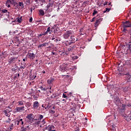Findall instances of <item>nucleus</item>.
I'll use <instances>...</instances> for the list:
<instances>
[{"label": "nucleus", "instance_id": "nucleus-52", "mask_svg": "<svg viewBox=\"0 0 131 131\" xmlns=\"http://www.w3.org/2000/svg\"><path fill=\"white\" fill-rule=\"evenodd\" d=\"M42 107L43 108H45V107H46V106H45L43 104H42Z\"/></svg>", "mask_w": 131, "mask_h": 131}, {"label": "nucleus", "instance_id": "nucleus-61", "mask_svg": "<svg viewBox=\"0 0 131 131\" xmlns=\"http://www.w3.org/2000/svg\"><path fill=\"white\" fill-rule=\"evenodd\" d=\"M111 5V3H110L109 4H108V6H110Z\"/></svg>", "mask_w": 131, "mask_h": 131}, {"label": "nucleus", "instance_id": "nucleus-47", "mask_svg": "<svg viewBox=\"0 0 131 131\" xmlns=\"http://www.w3.org/2000/svg\"><path fill=\"white\" fill-rule=\"evenodd\" d=\"M79 31L80 32H82V31H83V28H81Z\"/></svg>", "mask_w": 131, "mask_h": 131}, {"label": "nucleus", "instance_id": "nucleus-37", "mask_svg": "<svg viewBox=\"0 0 131 131\" xmlns=\"http://www.w3.org/2000/svg\"><path fill=\"white\" fill-rule=\"evenodd\" d=\"M50 113H55V111H53V110H51L49 111Z\"/></svg>", "mask_w": 131, "mask_h": 131}, {"label": "nucleus", "instance_id": "nucleus-60", "mask_svg": "<svg viewBox=\"0 0 131 131\" xmlns=\"http://www.w3.org/2000/svg\"><path fill=\"white\" fill-rule=\"evenodd\" d=\"M17 76H18V77H19L20 76V74H18Z\"/></svg>", "mask_w": 131, "mask_h": 131}, {"label": "nucleus", "instance_id": "nucleus-7", "mask_svg": "<svg viewBox=\"0 0 131 131\" xmlns=\"http://www.w3.org/2000/svg\"><path fill=\"white\" fill-rule=\"evenodd\" d=\"M54 3H55V2H54V1L49 0V3L46 7V8H47L46 11H48V10H49V9H50V8H53V7H54Z\"/></svg>", "mask_w": 131, "mask_h": 131}, {"label": "nucleus", "instance_id": "nucleus-19", "mask_svg": "<svg viewBox=\"0 0 131 131\" xmlns=\"http://www.w3.org/2000/svg\"><path fill=\"white\" fill-rule=\"evenodd\" d=\"M4 113L5 114L6 116H7V117H10V113L8 112V111H7V110H5L4 111Z\"/></svg>", "mask_w": 131, "mask_h": 131}, {"label": "nucleus", "instance_id": "nucleus-46", "mask_svg": "<svg viewBox=\"0 0 131 131\" xmlns=\"http://www.w3.org/2000/svg\"><path fill=\"white\" fill-rule=\"evenodd\" d=\"M45 109H46V110H48L49 109V106H45Z\"/></svg>", "mask_w": 131, "mask_h": 131}, {"label": "nucleus", "instance_id": "nucleus-10", "mask_svg": "<svg viewBox=\"0 0 131 131\" xmlns=\"http://www.w3.org/2000/svg\"><path fill=\"white\" fill-rule=\"evenodd\" d=\"M39 107V103L38 101H35L33 102L34 109H37Z\"/></svg>", "mask_w": 131, "mask_h": 131}, {"label": "nucleus", "instance_id": "nucleus-43", "mask_svg": "<svg viewBox=\"0 0 131 131\" xmlns=\"http://www.w3.org/2000/svg\"><path fill=\"white\" fill-rule=\"evenodd\" d=\"M32 20H33L32 17L30 18V19H29L30 23H31V22H32Z\"/></svg>", "mask_w": 131, "mask_h": 131}, {"label": "nucleus", "instance_id": "nucleus-5", "mask_svg": "<svg viewBox=\"0 0 131 131\" xmlns=\"http://www.w3.org/2000/svg\"><path fill=\"white\" fill-rule=\"evenodd\" d=\"M71 34H72V31L71 30L67 31L63 34V38H64V39H68V38L70 37V35H71Z\"/></svg>", "mask_w": 131, "mask_h": 131}, {"label": "nucleus", "instance_id": "nucleus-20", "mask_svg": "<svg viewBox=\"0 0 131 131\" xmlns=\"http://www.w3.org/2000/svg\"><path fill=\"white\" fill-rule=\"evenodd\" d=\"M71 39L72 43L74 42V41H75V37H74V36H71Z\"/></svg>", "mask_w": 131, "mask_h": 131}, {"label": "nucleus", "instance_id": "nucleus-28", "mask_svg": "<svg viewBox=\"0 0 131 131\" xmlns=\"http://www.w3.org/2000/svg\"><path fill=\"white\" fill-rule=\"evenodd\" d=\"M21 131H26V128L24 127V126L21 127Z\"/></svg>", "mask_w": 131, "mask_h": 131}, {"label": "nucleus", "instance_id": "nucleus-11", "mask_svg": "<svg viewBox=\"0 0 131 131\" xmlns=\"http://www.w3.org/2000/svg\"><path fill=\"white\" fill-rule=\"evenodd\" d=\"M28 56H29L30 59H34V58H35V55L33 53L29 52Z\"/></svg>", "mask_w": 131, "mask_h": 131}, {"label": "nucleus", "instance_id": "nucleus-45", "mask_svg": "<svg viewBox=\"0 0 131 131\" xmlns=\"http://www.w3.org/2000/svg\"><path fill=\"white\" fill-rule=\"evenodd\" d=\"M12 129H13V127H10V128H8V130H9V131L12 130Z\"/></svg>", "mask_w": 131, "mask_h": 131}, {"label": "nucleus", "instance_id": "nucleus-41", "mask_svg": "<svg viewBox=\"0 0 131 131\" xmlns=\"http://www.w3.org/2000/svg\"><path fill=\"white\" fill-rule=\"evenodd\" d=\"M39 123H40V121H38L37 122H35V124H39Z\"/></svg>", "mask_w": 131, "mask_h": 131}, {"label": "nucleus", "instance_id": "nucleus-34", "mask_svg": "<svg viewBox=\"0 0 131 131\" xmlns=\"http://www.w3.org/2000/svg\"><path fill=\"white\" fill-rule=\"evenodd\" d=\"M127 31V30H126V28H123V32L126 33Z\"/></svg>", "mask_w": 131, "mask_h": 131}, {"label": "nucleus", "instance_id": "nucleus-32", "mask_svg": "<svg viewBox=\"0 0 131 131\" xmlns=\"http://www.w3.org/2000/svg\"><path fill=\"white\" fill-rule=\"evenodd\" d=\"M128 49L129 51H131V44L128 45Z\"/></svg>", "mask_w": 131, "mask_h": 131}, {"label": "nucleus", "instance_id": "nucleus-18", "mask_svg": "<svg viewBox=\"0 0 131 131\" xmlns=\"http://www.w3.org/2000/svg\"><path fill=\"white\" fill-rule=\"evenodd\" d=\"M48 33H49V34H51V28L49 27L47 29V31L45 33V34H46V35H47V34H48Z\"/></svg>", "mask_w": 131, "mask_h": 131}, {"label": "nucleus", "instance_id": "nucleus-3", "mask_svg": "<svg viewBox=\"0 0 131 131\" xmlns=\"http://www.w3.org/2000/svg\"><path fill=\"white\" fill-rule=\"evenodd\" d=\"M17 61H18V57L12 56L8 59V63L9 65H11V64H14Z\"/></svg>", "mask_w": 131, "mask_h": 131}, {"label": "nucleus", "instance_id": "nucleus-58", "mask_svg": "<svg viewBox=\"0 0 131 131\" xmlns=\"http://www.w3.org/2000/svg\"><path fill=\"white\" fill-rule=\"evenodd\" d=\"M54 41H58V39H56Z\"/></svg>", "mask_w": 131, "mask_h": 131}, {"label": "nucleus", "instance_id": "nucleus-48", "mask_svg": "<svg viewBox=\"0 0 131 131\" xmlns=\"http://www.w3.org/2000/svg\"><path fill=\"white\" fill-rule=\"evenodd\" d=\"M14 126V124H10V127H13Z\"/></svg>", "mask_w": 131, "mask_h": 131}, {"label": "nucleus", "instance_id": "nucleus-59", "mask_svg": "<svg viewBox=\"0 0 131 131\" xmlns=\"http://www.w3.org/2000/svg\"><path fill=\"white\" fill-rule=\"evenodd\" d=\"M23 61H24V62H25V61H26L25 59H23Z\"/></svg>", "mask_w": 131, "mask_h": 131}, {"label": "nucleus", "instance_id": "nucleus-4", "mask_svg": "<svg viewBox=\"0 0 131 131\" xmlns=\"http://www.w3.org/2000/svg\"><path fill=\"white\" fill-rule=\"evenodd\" d=\"M97 17L96 19H97V20H96L95 23V27H98V26L101 24V22L103 21V18L100 15H97Z\"/></svg>", "mask_w": 131, "mask_h": 131}, {"label": "nucleus", "instance_id": "nucleus-14", "mask_svg": "<svg viewBox=\"0 0 131 131\" xmlns=\"http://www.w3.org/2000/svg\"><path fill=\"white\" fill-rule=\"evenodd\" d=\"M24 108H25L24 106L16 107V111L20 112V111H22V110H25Z\"/></svg>", "mask_w": 131, "mask_h": 131}, {"label": "nucleus", "instance_id": "nucleus-15", "mask_svg": "<svg viewBox=\"0 0 131 131\" xmlns=\"http://www.w3.org/2000/svg\"><path fill=\"white\" fill-rule=\"evenodd\" d=\"M18 6H19V9H24V4H23V2H19Z\"/></svg>", "mask_w": 131, "mask_h": 131}, {"label": "nucleus", "instance_id": "nucleus-62", "mask_svg": "<svg viewBox=\"0 0 131 131\" xmlns=\"http://www.w3.org/2000/svg\"><path fill=\"white\" fill-rule=\"evenodd\" d=\"M128 115H131V112H130V113L128 114Z\"/></svg>", "mask_w": 131, "mask_h": 131}, {"label": "nucleus", "instance_id": "nucleus-57", "mask_svg": "<svg viewBox=\"0 0 131 131\" xmlns=\"http://www.w3.org/2000/svg\"><path fill=\"white\" fill-rule=\"evenodd\" d=\"M54 39H55V38L53 37L52 38V40H54Z\"/></svg>", "mask_w": 131, "mask_h": 131}, {"label": "nucleus", "instance_id": "nucleus-30", "mask_svg": "<svg viewBox=\"0 0 131 131\" xmlns=\"http://www.w3.org/2000/svg\"><path fill=\"white\" fill-rule=\"evenodd\" d=\"M98 13V11L97 10H94L93 13V16H95L96 14Z\"/></svg>", "mask_w": 131, "mask_h": 131}, {"label": "nucleus", "instance_id": "nucleus-55", "mask_svg": "<svg viewBox=\"0 0 131 131\" xmlns=\"http://www.w3.org/2000/svg\"><path fill=\"white\" fill-rule=\"evenodd\" d=\"M47 49H51V46H49L48 47H47Z\"/></svg>", "mask_w": 131, "mask_h": 131}, {"label": "nucleus", "instance_id": "nucleus-49", "mask_svg": "<svg viewBox=\"0 0 131 131\" xmlns=\"http://www.w3.org/2000/svg\"><path fill=\"white\" fill-rule=\"evenodd\" d=\"M107 2H105L104 3V6H107Z\"/></svg>", "mask_w": 131, "mask_h": 131}, {"label": "nucleus", "instance_id": "nucleus-17", "mask_svg": "<svg viewBox=\"0 0 131 131\" xmlns=\"http://www.w3.org/2000/svg\"><path fill=\"white\" fill-rule=\"evenodd\" d=\"M75 48V47L74 46H71L68 48V51H69V52H70V51H73Z\"/></svg>", "mask_w": 131, "mask_h": 131}, {"label": "nucleus", "instance_id": "nucleus-27", "mask_svg": "<svg viewBox=\"0 0 131 131\" xmlns=\"http://www.w3.org/2000/svg\"><path fill=\"white\" fill-rule=\"evenodd\" d=\"M110 10H111V9H110V8H106V9H105V11H103V13H107L108 12H109V11H110Z\"/></svg>", "mask_w": 131, "mask_h": 131}, {"label": "nucleus", "instance_id": "nucleus-12", "mask_svg": "<svg viewBox=\"0 0 131 131\" xmlns=\"http://www.w3.org/2000/svg\"><path fill=\"white\" fill-rule=\"evenodd\" d=\"M54 80H55L54 78H51L50 79H49L47 80V83H48V84H52V83H53V82L54 81Z\"/></svg>", "mask_w": 131, "mask_h": 131}, {"label": "nucleus", "instance_id": "nucleus-63", "mask_svg": "<svg viewBox=\"0 0 131 131\" xmlns=\"http://www.w3.org/2000/svg\"><path fill=\"white\" fill-rule=\"evenodd\" d=\"M13 3H14V2L15 1H16V0H11Z\"/></svg>", "mask_w": 131, "mask_h": 131}, {"label": "nucleus", "instance_id": "nucleus-44", "mask_svg": "<svg viewBox=\"0 0 131 131\" xmlns=\"http://www.w3.org/2000/svg\"><path fill=\"white\" fill-rule=\"evenodd\" d=\"M128 118H129V119L130 120H131V115H128Z\"/></svg>", "mask_w": 131, "mask_h": 131}, {"label": "nucleus", "instance_id": "nucleus-24", "mask_svg": "<svg viewBox=\"0 0 131 131\" xmlns=\"http://www.w3.org/2000/svg\"><path fill=\"white\" fill-rule=\"evenodd\" d=\"M38 117L39 120H41L42 118H43V116H42V115H38Z\"/></svg>", "mask_w": 131, "mask_h": 131}, {"label": "nucleus", "instance_id": "nucleus-26", "mask_svg": "<svg viewBox=\"0 0 131 131\" xmlns=\"http://www.w3.org/2000/svg\"><path fill=\"white\" fill-rule=\"evenodd\" d=\"M30 106H31V104L29 102H27L26 103V107H27V108H29Z\"/></svg>", "mask_w": 131, "mask_h": 131}, {"label": "nucleus", "instance_id": "nucleus-2", "mask_svg": "<svg viewBox=\"0 0 131 131\" xmlns=\"http://www.w3.org/2000/svg\"><path fill=\"white\" fill-rule=\"evenodd\" d=\"M14 125L15 126H24V120L23 119H18L14 121Z\"/></svg>", "mask_w": 131, "mask_h": 131}, {"label": "nucleus", "instance_id": "nucleus-6", "mask_svg": "<svg viewBox=\"0 0 131 131\" xmlns=\"http://www.w3.org/2000/svg\"><path fill=\"white\" fill-rule=\"evenodd\" d=\"M45 129H47L49 131H56L55 129V126L53 125H49L48 126L45 127V129H43V131H45Z\"/></svg>", "mask_w": 131, "mask_h": 131}, {"label": "nucleus", "instance_id": "nucleus-42", "mask_svg": "<svg viewBox=\"0 0 131 131\" xmlns=\"http://www.w3.org/2000/svg\"><path fill=\"white\" fill-rule=\"evenodd\" d=\"M11 121V119L8 118L7 120H6V122H10Z\"/></svg>", "mask_w": 131, "mask_h": 131}, {"label": "nucleus", "instance_id": "nucleus-31", "mask_svg": "<svg viewBox=\"0 0 131 131\" xmlns=\"http://www.w3.org/2000/svg\"><path fill=\"white\" fill-rule=\"evenodd\" d=\"M42 45L43 47H47V46H48V45H49V42L43 43Z\"/></svg>", "mask_w": 131, "mask_h": 131}, {"label": "nucleus", "instance_id": "nucleus-23", "mask_svg": "<svg viewBox=\"0 0 131 131\" xmlns=\"http://www.w3.org/2000/svg\"><path fill=\"white\" fill-rule=\"evenodd\" d=\"M13 2L11 0H8V1H7L6 4H7V5H10V4H13Z\"/></svg>", "mask_w": 131, "mask_h": 131}, {"label": "nucleus", "instance_id": "nucleus-36", "mask_svg": "<svg viewBox=\"0 0 131 131\" xmlns=\"http://www.w3.org/2000/svg\"><path fill=\"white\" fill-rule=\"evenodd\" d=\"M97 17H93L91 20V22H94V21H95V19H97Z\"/></svg>", "mask_w": 131, "mask_h": 131}, {"label": "nucleus", "instance_id": "nucleus-39", "mask_svg": "<svg viewBox=\"0 0 131 131\" xmlns=\"http://www.w3.org/2000/svg\"><path fill=\"white\" fill-rule=\"evenodd\" d=\"M42 35H46V34H45V33L43 34H40L38 35V37H40V36H42Z\"/></svg>", "mask_w": 131, "mask_h": 131}, {"label": "nucleus", "instance_id": "nucleus-13", "mask_svg": "<svg viewBox=\"0 0 131 131\" xmlns=\"http://www.w3.org/2000/svg\"><path fill=\"white\" fill-rule=\"evenodd\" d=\"M115 102L117 105L120 104V99H119V97H116L115 99Z\"/></svg>", "mask_w": 131, "mask_h": 131}, {"label": "nucleus", "instance_id": "nucleus-25", "mask_svg": "<svg viewBox=\"0 0 131 131\" xmlns=\"http://www.w3.org/2000/svg\"><path fill=\"white\" fill-rule=\"evenodd\" d=\"M17 22H18V23H21V22H22V16L20 17L19 18H17Z\"/></svg>", "mask_w": 131, "mask_h": 131}, {"label": "nucleus", "instance_id": "nucleus-64", "mask_svg": "<svg viewBox=\"0 0 131 131\" xmlns=\"http://www.w3.org/2000/svg\"><path fill=\"white\" fill-rule=\"evenodd\" d=\"M29 127V126H27V128H28Z\"/></svg>", "mask_w": 131, "mask_h": 131}, {"label": "nucleus", "instance_id": "nucleus-40", "mask_svg": "<svg viewBox=\"0 0 131 131\" xmlns=\"http://www.w3.org/2000/svg\"><path fill=\"white\" fill-rule=\"evenodd\" d=\"M62 97L63 98H67V96H66V94H65V93L63 94Z\"/></svg>", "mask_w": 131, "mask_h": 131}, {"label": "nucleus", "instance_id": "nucleus-38", "mask_svg": "<svg viewBox=\"0 0 131 131\" xmlns=\"http://www.w3.org/2000/svg\"><path fill=\"white\" fill-rule=\"evenodd\" d=\"M128 107H131V101L127 104Z\"/></svg>", "mask_w": 131, "mask_h": 131}, {"label": "nucleus", "instance_id": "nucleus-54", "mask_svg": "<svg viewBox=\"0 0 131 131\" xmlns=\"http://www.w3.org/2000/svg\"><path fill=\"white\" fill-rule=\"evenodd\" d=\"M131 42V36H130V40L129 41V43H130Z\"/></svg>", "mask_w": 131, "mask_h": 131}, {"label": "nucleus", "instance_id": "nucleus-53", "mask_svg": "<svg viewBox=\"0 0 131 131\" xmlns=\"http://www.w3.org/2000/svg\"><path fill=\"white\" fill-rule=\"evenodd\" d=\"M52 54H53V55H56V53H55V52H52Z\"/></svg>", "mask_w": 131, "mask_h": 131}, {"label": "nucleus", "instance_id": "nucleus-51", "mask_svg": "<svg viewBox=\"0 0 131 131\" xmlns=\"http://www.w3.org/2000/svg\"><path fill=\"white\" fill-rule=\"evenodd\" d=\"M42 73H43V74H45V73H46V71H43L42 72Z\"/></svg>", "mask_w": 131, "mask_h": 131}, {"label": "nucleus", "instance_id": "nucleus-9", "mask_svg": "<svg viewBox=\"0 0 131 131\" xmlns=\"http://www.w3.org/2000/svg\"><path fill=\"white\" fill-rule=\"evenodd\" d=\"M27 118L31 121V120H33L34 119V115L33 114H30L27 116Z\"/></svg>", "mask_w": 131, "mask_h": 131}, {"label": "nucleus", "instance_id": "nucleus-16", "mask_svg": "<svg viewBox=\"0 0 131 131\" xmlns=\"http://www.w3.org/2000/svg\"><path fill=\"white\" fill-rule=\"evenodd\" d=\"M39 13L40 16H45V11H43V10L40 9L39 10Z\"/></svg>", "mask_w": 131, "mask_h": 131}, {"label": "nucleus", "instance_id": "nucleus-35", "mask_svg": "<svg viewBox=\"0 0 131 131\" xmlns=\"http://www.w3.org/2000/svg\"><path fill=\"white\" fill-rule=\"evenodd\" d=\"M42 47H43L42 44L38 46V47H37L38 49H39V48H42Z\"/></svg>", "mask_w": 131, "mask_h": 131}, {"label": "nucleus", "instance_id": "nucleus-22", "mask_svg": "<svg viewBox=\"0 0 131 131\" xmlns=\"http://www.w3.org/2000/svg\"><path fill=\"white\" fill-rule=\"evenodd\" d=\"M71 43H72V42H71V41H68L67 40L66 42V46H70V44Z\"/></svg>", "mask_w": 131, "mask_h": 131}, {"label": "nucleus", "instance_id": "nucleus-1", "mask_svg": "<svg viewBox=\"0 0 131 131\" xmlns=\"http://www.w3.org/2000/svg\"><path fill=\"white\" fill-rule=\"evenodd\" d=\"M76 66H73L71 68H69V69H67V66H66V64L60 66L59 68L60 71L61 72H65L66 71L67 74H72V71H73V70H76Z\"/></svg>", "mask_w": 131, "mask_h": 131}, {"label": "nucleus", "instance_id": "nucleus-21", "mask_svg": "<svg viewBox=\"0 0 131 131\" xmlns=\"http://www.w3.org/2000/svg\"><path fill=\"white\" fill-rule=\"evenodd\" d=\"M18 103L19 106H22L24 105V102L23 101H19Z\"/></svg>", "mask_w": 131, "mask_h": 131}, {"label": "nucleus", "instance_id": "nucleus-33", "mask_svg": "<svg viewBox=\"0 0 131 131\" xmlns=\"http://www.w3.org/2000/svg\"><path fill=\"white\" fill-rule=\"evenodd\" d=\"M40 90H41V91H46V89H45V88H43L42 86L40 87Z\"/></svg>", "mask_w": 131, "mask_h": 131}, {"label": "nucleus", "instance_id": "nucleus-50", "mask_svg": "<svg viewBox=\"0 0 131 131\" xmlns=\"http://www.w3.org/2000/svg\"><path fill=\"white\" fill-rule=\"evenodd\" d=\"M10 7H11V5H10V4H8L7 8H10Z\"/></svg>", "mask_w": 131, "mask_h": 131}, {"label": "nucleus", "instance_id": "nucleus-29", "mask_svg": "<svg viewBox=\"0 0 131 131\" xmlns=\"http://www.w3.org/2000/svg\"><path fill=\"white\" fill-rule=\"evenodd\" d=\"M2 13H8V10L7 9H4L2 10Z\"/></svg>", "mask_w": 131, "mask_h": 131}, {"label": "nucleus", "instance_id": "nucleus-56", "mask_svg": "<svg viewBox=\"0 0 131 131\" xmlns=\"http://www.w3.org/2000/svg\"><path fill=\"white\" fill-rule=\"evenodd\" d=\"M71 109H72L73 110H75L76 108H75V107H74V108H71Z\"/></svg>", "mask_w": 131, "mask_h": 131}, {"label": "nucleus", "instance_id": "nucleus-8", "mask_svg": "<svg viewBox=\"0 0 131 131\" xmlns=\"http://www.w3.org/2000/svg\"><path fill=\"white\" fill-rule=\"evenodd\" d=\"M123 28H126L127 27H131V23L129 21H126L123 23Z\"/></svg>", "mask_w": 131, "mask_h": 131}]
</instances>
